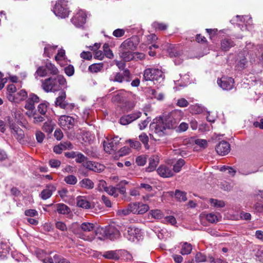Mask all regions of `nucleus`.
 Here are the masks:
<instances>
[{"instance_id":"nucleus-1","label":"nucleus","mask_w":263,"mask_h":263,"mask_svg":"<svg viewBox=\"0 0 263 263\" xmlns=\"http://www.w3.org/2000/svg\"><path fill=\"white\" fill-rule=\"evenodd\" d=\"M66 84L65 78L62 75H58L55 78L50 77L42 81V87L47 92H55L62 89Z\"/></svg>"},{"instance_id":"nucleus-2","label":"nucleus","mask_w":263,"mask_h":263,"mask_svg":"<svg viewBox=\"0 0 263 263\" xmlns=\"http://www.w3.org/2000/svg\"><path fill=\"white\" fill-rule=\"evenodd\" d=\"M180 112L174 110L167 116L160 118L164 123L166 129H173L176 127L177 124L180 120Z\"/></svg>"},{"instance_id":"nucleus-3","label":"nucleus","mask_w":263,"mask_h":263,"mask_svg":"<svg viewBox=\"0 0 263 263\" xmlns=\"http://www.w3.org/2000/svg\"><path fill=\"white\" fill-rule=\"evenodd\" d=\"M70 12L67 1L59 0L56 2L53 8V12L56 16L64 18L68 16Z\"/></svg>"},{"instance_id":"nucleus-4","label":"nucleus","mask_w":263,"mask_h":263,"mask_svg":"<svg viewBox=\"0 0 263 263\" xmlns=\"http://www.w3.org/2000/svg\"><path fill=\"white\" fill-rule=\"evenodd\" d=\"M103 233V237H106L111 240H114L119 238L120 236V231L113 226H109L105 228L99 229L97 232V235Z\"/></svg>"},{"instance_id":"nucleus-5","label":"nucleus","mask_w":263,"mask_h":263,"mask_svg":"<svg viewBox=\"0 0 263 263\" xmlns=\"http://www.w3.org/2000/svg\"><path fill=\"white\" fill-rule=\"evenodd\" d=\"M124 231L125 232L123 233L124 237L133 242L136 240L138 241L142 236L141 230L134 226L125 228Z\"/></svg>"},{"instance_id":"nucleus-6","label":"nucleus","mask_w":263,"mask_h":263,"mask_svg":"<svg viewBox=\"0 0 263 263\" xmlns=\"http://www.w3.org/2000/svg\"><path fill=\"white\" fill-rule=\"evenodd\" d=\"M132 75L130 71L128 69H124L122 72H116L114 76L109 78V80L114 82L120 83L129 82L132 81Z\"/></svg>"},{"instance_id":"nucleus-7","label":"nucleus","mask_w":263,"mask_h":263,"mask_svg":"<svg viewBox=\"0 0 263 263\" xmlns=\"http://www.w3.org/2000/svg\"><path fill=\"white\" fill-rule=\"evenodd\" d=\"M139 43V39L137 36H133L125 40L121 45V49L134 51L136 50Z\"/></svg>"},{"instance_id":"nucleus-8","label":"nucleus","mask_w":263,"mask_h":263,"mask_svg":"<svg viewBox=\"0 0 263 263\" xmlns=\"http://www.w3.org/2000/svg\"><path fill=\"white\" fill-rule=\"evenodd\" d=\"M150 128L159 137L163 136L166 134L165 131L166 128H165V125L161 119H159L156 122L151 123L150 124Z\"/></svg>"},{"instance_id":"nucleus-9","label":"nucleus","mask_w":263,"mask_h":263,"mask_svg":"<svg viewBox=\"0 0 263 263\" xmlns=\"http://www.w3.org/2000/svg\"><path fill=\"white\" fill-rule=\"evenodd\" d=\"M59 124L64 130L72 128L74 126V119L69 116H61L59 119Z\"/></svg>"},{"instance_id":"nucleus-10","label":"nucleus","mask_w":263,"mask_h":263,"mask_svg":"<svg viewBox=\"0 0 263 263\" xmlns=\"http://www.w3.org/2000/svg\"><path fill=\"white\" fill-rule=\"evenodd\" d=\"M86 14L85 12L80 10L71 19L72 23L77 27H80L85 23Z\"/></svg>"},{"instance_id":"nucleus-11","label":"nucleus","mask_w":263,"mask_h":263,"mask_svg":"<svg viewBox=\"0 0 263 263\" xmlns=\"http://www.w3.org/2000/svg\"><path fill=\"white\" fill-rule=\"evenodd\" d=\"M217 83L223 90H229L233 88L234 80L231 77H222L218 79Z\"/></svg>"},{"instance_id":"nucleus-12","label":"nucleus","mask_w":263,"mask_h":263,"mask_svg":"<svg viewBox=\"0 0 263 263\" xmlns=\"http://www.w3.org/2000/svg\"><path fill=\"white\" fill-rule=\"evenodd\" d=\"M215 149L218 155L224 156L230 152V145L226 141H221L216 145Z\"/></svg>"},{"instance_id":"nucleus-13","label":"nucleus","mask_w":263,"mask_h":263,"mask_svg":"<svg viewBox=\"0 0 263 263\" xmlns=\"http://www.w3.org/2000/svg\"><path fill=\"white\" fill-rule=\"evenodd\" d=\"M39 101L40 99L37 95L34 93H30L26 101L24 107L27 110L32 111L35 109L34 104L39 102Z\"/></svg>"},{"instance_id":"nucleus-14","label":"nucleus","mask_w":263,"mask_h":263,"mask_svg":"<svg viewBox=\"0 0 263 263\" xmlns=\"http://www.w3.org/2000/svg\"><path fill=\"white\" fill-rule=\"evenodd\" d=\"M158 174L163 178H168L174 176V172L171 166L161 165L157 170Z\"/></svg>"},{"instance_id":"nucleus-15","label":"nucleus","mask_w":263,"mask_h":263,"mask_svg":"<svg viewBox=\"0 0 263 263\" xmlns=\"http://www.w3.org/2000/svg\"><path fill=\"white\" fill-rule=\"evenodd\" d=\"M10 128L13 136L20 142H21L24 138V131L20 127L14 124L10 125Z\"/></svg>"},{"instance_id":"nucleus-16","label":"nucleus","mask_w":263,"mask_h":263,"mask_svg":"<svg viewBox=\"0 0 263 263\" xmlns=\"http://www.w3.org/2000/svg\"><path fill=\"white\" fill-rule=\"evenodd\" d=\"M84 166L86 168L97 173L103 172L105 168V166L103 165L92 161H86Z\"/></svg>"},{"instance_id":"nucleus-17","label":"nucleus","mask_w":263,"mask_h":263,"mask_svg":"<svg viewBox=\"0 0 263 263\" xmlns=\"http://www.w3.org/2000/svg\"><path fill=\"white\" fill-rule=\"evenodd\" d=\"M56 190V187L53 184H48L46 189L43 190L40 194V197L43 200L49 198L52 193Z\"/></svg>"},{"instance_id":"nucleus-18","label":"nucleus","mask_w":263,"mask_h":263,"mask_svg":"<svg viewBox=\"0 0 263 263\" xmlns=\"http://www.w3.org/2000/svg\"><path fill=\"white\" fill-rule=\"evenodd\" d=\"M103 146L105 152L109 154H111L118 149V146L114 143V141L108 139L103 142Z\"/></svg>"},{"instance_id":"nucleus-19","label":"nucleus","mask_w":263,"mask_h":263,"mask_svg":"<svg viewBox=\"0 0 263 263\" xmlns=\"http://www.w3.org/2000/svg\"><path fill=\"white\" fill-rule=\"evenodd\" d=\"M120 58L126 62L133 60L134 59V51L125 49H121L120 53Z\"/></svg>"},{"instance_id":"nucleus-20","label":"nucleus","mask_w":263,"mask_h":263,"mask_svg":"<svg viewBox=\"0 0 263 263\" xmlns=\"http://www.w3.org/2000/svg\"><path fill=\"white\" fill-rule=\"evenodd\" d=\"M235 46L234 41L230 38H224L221 41V49L222 51H227Z\"/></svg>"},{"instance_id":"nucleus-21","label":"nucleus","mask_w":263,"mask_h":263,"mask_svg":"<svg viewBox=\"0 0 263 263\" xmlns=\"http://www.w3.org/2000/svg\"><path fill=\"white\" fill-rule=\"evenodd\" d=\"M148 166L146 168V171L151 172L155 170L159 163V158L157 156H153L149 158Z\"/></svg>"},{"instance_id":"nucleus-22","label":"nucleus","mask_w":263,"mask_h":263,"mask_svg":"<svg viewBox=\"0 0 263 263\" xmlns=\"http://www.w3.org/2000/svg\"><path fill=\"white\" fill-rule=\"evenodd\" d=\"M248 63V61L246 58L243 55L242 53H240L238 55V58L237 59V63L236 64V68L239 70H241L244 69L246 65Z\"/></svg>"},{"instance_id":"nucleus-23","label":"nucleus","mask_w":263,"mask_h":263,"mask_svg":"<svg viewBox=\"0 0 263 263\" xmlns=\"http://www.w3.org/2000/svg\"><path fill=\"white\" fill-rule=\"evenodd\" d=\"M77 206L85 209H89L91 208L90 203L85 198L79 196L77 198Z\"/></svg>"},{"instance_id":"nucleus-24","label":"nucleus","mask_w":263,"mask_h":263,"mask_svg":"<svg viewBox=\"0 0 263 263\" xmlns=\"http://www.w3.org/2000/svg\"><path fill=\"white\" fill-rule=\"evenodd\" d=\"M79 185L82 188L91 190L94 187V183L89 178H84L79 182Z\"/></svg>"},{"instance_id":"nucleus-25","label":"nucleus","mask_w":263,"mask_h":263,"mask_svg":"<svg viewBox=\"0 0 263 263\" xmlns=\"http://www.w3.org/2000/svg\"><path fill=\"white\" fill-rule=\"evenodd\" d=\"M55 206L56 211L59 214L65 215L69 214L70 212V208L64 203H58Z\"/></svg>"},{"instance_id":"nucleus-26","label":"nucleus","mask_w":263,"mask_h":263,"mask_svg":"<svg viewBox=\"0 0 263 263\" xmlns=\"http://www.w3.org/2000/svg\"><path fill=\"white\" fill-rule=\"evenodd\" d=\"M66 98V95L65 91L64 90L60 91L59 96L56 98V101H55V105L61 108L63 105L66 102L65 101Z\"/></svg>"},{"instance_id":"nucleus-27","label":"nucleus","mask_w":263,"mask_h":263,"mask_svg":"<svg viewBox=\"0 0 263 263\" xmlns=\"http://www.w3.org/2000/svg\"><path fill=\"white\" fill-rule=\"evenodd\" d=\"M181 244L182 245L180 253L182 255L190 254L193 249L192 245L187 242H181Z\"/></svg>"},{"instance_id":"nucleus-28","label":"nucleus","mask_w":263,"mask_h":263,"mask_svg":"<svg viewBox=\"0 0 263 263\" xmlns=\"http://www.w3.org/2000/svg\"><path fill=\"white\" fill-rule=\"evenodd\" d=\"M103 256L107 259L116 260H118L120 258L117 250L106 251L104 253Z\"/></svg>"},{"instance_id":"nucleus-29","label":"nucleus","mask_w":263,"mask_h":263,"mask_svg":"<svg viewBox=\"0 0 263 263\" xmlns=\"http://www.w3.org/2000/svg\"><path fill=\"white\" fill-rule=\"evenodd\" d=\"M54 124L51 120L48 121L44 123L42 128L44 132L48 134H50L52 132L54 129Z\"/></svg>"},{"instance_id":"nucleus-30","label":"nucleus","mask_w":263,"mask_h":263,"mask_svg":"<svg viewBox=\"0 0 263 263\" xmlns=\"http://www.w3.org/2000/svg\"><path fill=\"white\" fill-rule=\"evenodd\" d=\"M27 97V92L24 89L21 90L20 91L15 94V99L16 103L24 101L26 99Z\"/></svg>"},{"instance_id":"nucleus-31","label":"nucleus","mask_w":263,"mask_h":263,"mask_svg":"<svg viewBox=\"0 0 263 263\" xmlns=\"http://www.w3.org/2000/svg\"><path fill=\"white\" fill-rule=\"evenodd\" d=\"M128 184V182L126 180H122L120 181L116 185L117 191H119L122 195H124L126 193V188L125 185Z\"/></svg>"},{"instance_id":"nucleus-32","label":"nucleus","mask_w":263,"mask_h":263,"mask_svg":"<svg viewBox=\"0 0 263 263\" xmlns=\"http://www.w3.org/2000/svg\"><path fill=\"white\" fill-rule=\"evenodd\" d=\"M47 70H48L50 74L52 75L58 74L59 70L55 65L50 62H47L45 64Z\"/></svg>"},{"instance_id":"nucleus-33","label":"nucleus","mask_w":263,"mask_h":263,"mask_svg":"<svg viewBox=\"0 0 263 263\" xmlns=\"http://www.w3.org/2000/svg\"><path fill=\"white\" fill-rule=\"evenodd\" d=\"M103 64L102 63H95L90 65L88 67V70L92 72H98L103 68Z\"/></svg>"},{"instance_id":"nucleus-34","label":"nucleus","mask_w":263,"mask_h":263,"mask_svg":"<svg viewBox=\"0 0 263 263\" xmlns=\"http://www.w3.org/2000/svg\"><path fill=\"white\" fill-rule=\"evenodd\" d=\"M184 164V160L182 159H179L173 166V171L174 172V174L175 173L179 172Z\"/></svg>"},{"instance_id":"nucleus-35","label":"nucleus","mask_w":263,"mask_h":263,"mask_svg":"<svg viewBox=\"0 0 263 263\" xmlns=\"http://www.w3.org/2000/svg\"><path fill=\"white\" fill-rule=\"evenodd\" d=\"M153 68H147L143 72V79L145 81H153Z\"/></svg>"},{"instance_id":"nucleus-36","label":"nucleus","mask_w":263,"mask_h":263,"mask_svg":"<svg viewBox=\"0 0 263 263\" xmlns=\"http://www.w3.org/2000/svg\"><path fill=\"white\" fill-rule=\"evenodd\" d=\"M49 104L48 103L45 102L44 103H40L37 106V111L42 115H45Z\"/></svg>"},{"instance_id":"nucleus-37","label":"nucleus","mask_w":263,"mask_h":263,"mask_svg":"<svg viewBox=\"0 0 263 263\" xmlns=\"http://www.w3.org/2000/svg\"><path fill=\"white\" fill-rule=\"evenodd\" d=\"M103 52L104 55L105 56L109 58V59H112L114 57V54L112 52V51L110 50V49L109 47V45L108 44H104L103 46Z\"/></svg>"},{"instance_id":"nucleus-38","label":"nucleus","mask_w":263,"mask_h":263,"mask_svg":"<svg viewBox=\"0 0 263 263\" xmlns=\"http://www.w3.org/2000/svg\"><path fill=\"white\" fill-rule=\"evenodd\" d=\"M57 47V46H51L50 45H47L44 48V55L46 57H50V55L52 51L54 50Z\"/></svg>"},{"instance_id":"nucleus-39","label":"nucleus","mask_w":263,"mask_h":263,"mask_svg":"<svg viewBox=\"0 0 263 263\" xmlns=\"http://www.w3.org/2000/svg\"><path fill=\"white\" fill-rule=\"evenodd\" d=\"M175 196L179 201H185L187 200L186 197V193L178 190H176L175 193Z\"/></svg>"},{"instance_id":"nucleus-40","label":"nucleus","mask_w":263,"mask_h":263,"mask_svg":"<svg viewBox=\"0 0 263 263\" xmlns=\"http://www.w3.org/2000/svg\"><path fill=\"white\" fill-rule=\"evenodd\" d=\"M139 140L143 143L146 149L149 148V145H148V141L149 139L145 133H142L139 136Z\"/></svg>"},{"instance_id":"nucleus-41","label":"nucleus","mask_w":263,"mask_h":263,"mask_svg":"<svg viewBox=\"0 0 263 263\" xmlns=\"http://www.w3.org/2000/svg\"><path fill=\"white\" fill-rule=\"evenodd\" d=\"M138 209V214H143L146 213L149 209V206L146 204H144L142 202H139Z\"/></svg>"},{"instance_id":"nucleus-42","label":"nucleus","mask_w":263,"mask_h":263,"mask_svg":"<svg viewBox=\"0 0 263 263\" xmlns=\"http://www.w3.org/2000/svg\"><path fill=\"white\" fill-rule=\"evenodd\" d=\"M153 81L158 80L160 79H163L164 74L163 72L158 69L153 68Z\"/></svg>"},{"instance_id":"nucleus-43","label":"nucleus","mask_w":263,"mask_h":263,"mask_svg":"<svg viewBox=\"0 0 263 263\" xmlns=\"http://www.w3.org/2000/svg\"><path fill=\"white\" fill-rule=\"evenodd\" d=\"M81 228L84 232H90L93 229L94 225L89 222H83L81 225Z\"/></svg>"},{"instance_id":"nucleus-44","label":"nucleus","mask_w":263,"mask_h":263,"mask_svg":"<svg viewBox=\"0 0 263 263\" xmlns=\"http://www.w3.org/2000/svg\"><path fill=\"white\" fill-rule=\"evenodd\" d=\"M105 192H106L108 194L114 196V197H117L119 196L117 191L116 186H113L112 185L107 186Z\"/></svg>"},{"instance_id":"nucleus-45","label":"nucleus","mask_w":263,"mask_h":263,"mask_svg":"<svg viewBox=\"0 0 263 263\" xmlns=\"http://www.w3.org/2000/svg\"><path fill=\"white\" fill-rule=\"evenodd\" d=\"M64 181L67 184L74 185L77 182V178L75 176L70 175L65 177L64 178Z\"/></svg>"},{"instance_id":"nucleus-46","label":"nucleus","mask_w":263,"mask_h":263,"mask_svg":"<svg viewBox=\"0 0 263 263\" xmlns=\"http://www.w3.org/2000/svg\"><path fill=\"white\" fill-rule=\"evenodd\" d=\"M206 259V256L201 252H197L195 257V261L196 262H205Z\"/></svg>"},{"instance_id":"nucleus-47","label":"nucleus","mask_w":263,"mask_h":263,"mask_svg":"<svg viewBox=\"0 0 263 263\" xmlns=\"http://www.w3.org/2000/svg\"><path fill=\"white\" fill-rule=\"evenodd\" d=\"M35 73L41 77H45L47 74V68L46 67L40 66L37 68Z\"/></svg>"},{"instance_id":"nucleus-48","label":"nucleus","mask_w":263,"mask_h":263,"mask_svg":"<svg viewBox=\"0 0 263 263\" xmlns=\"http://www.w3.org/2000/svg\"><path fill=\"white\" fill-rule=\"evenodd\" d=\"M210 203L214 207L223 208L225 205V203L223 201L214 199H211Z\"/></svg>"},{"instance_id":"nucleus-49","label":"nucleus","mask_w":263,"mask_h":263,"mask_svg":"<svg viewBox=\"0 0 263 263\" xmlns=\"http://www.w3.org/2000/svg\"><path fill=\"white\" fill-rule=\"evenodd\" d=\"M152 217H153L155 219H161L163 217V214L160 211V210H152L150 212Z\"/></svg>"},{"instance_id":"nucleus-50","label":"nucleus","mask_w":263,"mask_h":263,"mask_svg":"<svg viewBox=\"0 0 263 263\" xmlns=\"http://www.w3.org/2000/svg\"><path fill=\"white\" fill-rule=\"evenodd\" d=\"M206 220L211 223H216L218 221V218L215 214L209 213L206 215Z\"/></svg>"},{"instance_id":"nucleus-51","label":"nucleus","mask_w":263,"mask_h":263,"mask_svg":"<svg viewBox=\"0 0 263 263\" xmlns=\"http://www.w3.org/2000/svg\"><path fill=\"white\" fill-rule=\"evenodd\" d=\"M53 259L55 263H70L63 256L57 254L53 256Z\"/></svg>"},{"instance_id":"nucleus-52","label":"nucleus","mask_w":263,"mask_h":263,"mask_svg":"<svg viewBox=\"0 0 263 263\" xmlns=\"http://www.w3.org/2000/svg\"><path fill=\"white\" fill-rule=\"evenodd\" d=\"M139 204V202L130 203L128 204L131 213L134 214H138V209L139 208L138 206Z\"/></svg>"},{"instance_id":"nucleus-53","label":"nucleus","mask_w":263,"mask_h":263,"mask_svg":"<svg viewBox=\"0 0 263 263\" xmlns=\"http://www.w3.org/2000/svg\"><path fill=\"white\" fill-rule=\"evenodd\" d=\"M87 160V157L83 154L80 152H77L76 156V161L77 163H81L84 162Z\"/></svg>"},{"instance_id":"nucleus-54","label":"nucleus","mask_w":263,"mask_h":263,"mask_svg":"<svg viewBox=\"0 0 263 263\" xmlns=\"http://www.w3.org/2000/svg\"><path fill=\"white\" fill-rule=\"evenodd\" d=\"M107 183L103 180H100L98 184V190L100 192L102 191H106L107 189Z\"/></svg>"},{"instance_id":"nucleus-55","label":"nucleus","mask_w":263,"mask_h":263,"mask_svg":"<svg viewBox=\"0 0 263 263\" xmlns=\"http://www.w3.org/2000/svg\"><path fill=\"white\" fill-rule=\"evenodd\" d=\"M61 164V161L57 159H51L49 161V164L52 168H58L60 167Z\"/></svg>"},{"instance_id":"nucleus-56","label":"nucleus","mask_w":263,"mask_h":263,"mask_svg":"<svg viewBox=\"0 0 263 263\" xmlns=\"http://www.w3.org/2000/svg\"><path fill=\"white\" fill-rule=\"evenodd\" d=\"M191 112L194 114H199L202 111V108L199 105H192L190 107Z\"/></svg>"},{"instance_id":"nucleus-57","label":"nucleus","mask_w":263,"mask_h":263,"mask_svg":"<svg viewBox=\"0 0 263 263\" xmlns=\"http://www.w3.org/2000/svg\"><path fill=\"white\" fill-rule=\"evenodd\" d=\"M142 113L140 111H136L130 114L127 115L129 116V118L131 122L139 118L141 116Z\"/></svg>"},{"instance_id":"nucleus-58","label":"nucleus","mask_w":263,"mask_h":263,"mask_svg":"<svg viewBox=\"0 0 263 263\" xmlns=\"http://www.w3.org/2000/svg\"><path fill=\"white\" fill-rule=\"evenodd\" d=\"M65 73L69 77L72 76L74 72V69L72 65H69L64 68Z\"/></svg>"},{"instance_id":"nucleus-59","label":"nucleus","mask_w":263,"mask_h":263,"mask_svg":"<svg viewBox=\"0 0 263 263\" xmlns=\"http://www.w3.org/2000/svg\"><path fill=\"white\" fill-rule=\"evenodd\" d=\"M136 163L138 165L143 166L146 162V158L144 156H139L136 160Z\"/></svg>"},{"instance_id":"nucleus-60","label":"nucleus","mask_w":263,"mask_h":263,"mask_svg":"<svg viewBox=\"0 0 263 263\" xmlns=\"http://www.w3.org/2000/svg\"><path fill=\"white\" fill-rule=\"evenodd\" d=\"M101 200H102V202L105 204V205L107 208H111V205H112L110 199L109 198V197H108L105 195H102L101 196Z\"/></svg>"},{"instance_id":"nucleus-61","label":"nucleus","mask_w":263,"mask_h":263,"mask_svg":"<svg viewBox=\"0 0 263 263\" xmlns=\"http://www.w3.org/2000/svg\"><path fill=\"white\" fill-rule=\"evenodd\" d=\"M55 228L62 231H66L67 230L66 224L62 221H57L55 223Z\"/></svg>"},{"instance_id":"nucleus-62","label":"nucleus","mask_w":263,"mask_h":263,"mask_svg":"<svg viewBox=\"0 0 263 263\" xmlns=\"http://www.w3.org/2000/svg\"><path fill=\"white\" fill-rule=\"evenodd\" d=\"M130 148L127 146H124L118 152V155L119 156H123L128 154L130 153Z\"/></svg>"},{"instance_id":"nucleus-63","label":"nucleus","mask_w":263,"mask_h":263,"mask_svg":"<svg viewBox=\"0 0 263 263\" xmlns=\"http://www.w3.org/2000/svg\"><path fill=\"white\" fill-rule=\"evenodd\" d=\"M35 137L37 142L41 143L45 138V135L41 131H37L35 133Z\"/></svg>"},{"instance_id":"nucleus-64","label":"nucleus","mask_w":263,"mask_h":263,"mask_svg":"<svg viewBox=\"0 0 263 263\" xmlns=\"http://www.w3.org/2000/svg\"><path fill=\"white\" fill-rule=\"evenodd\" d=\"M255 257L256 260L263 263V250H258L255 254Z\"/></svg>"}]
</instances>
